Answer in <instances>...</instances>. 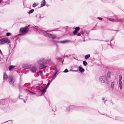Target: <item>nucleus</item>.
<instances>
[{
  "label": "nucleus",
  "instance_id": "obj_3",
  "mask_svg": "<svg viewBox=\"0 0 124 124\" xmlns=\"http://www.w3.org/2000/svg\"><path fill=\"white\" fill-rule=\"evenodd\" d=\"M50 61L49 60H46L44 58H43L38 61V63L39 65H43L46 63H48Z\"/></svg>",
  "mask_w": 124,
  "mask_h": 124
},
{
  "label": "nucleus",
  "instance_id": "obj_60",
  "mask_svg": "<svg viewBox=\"0 0 124 124\" xmlns=\"http://www.w3.org/2000/svg\"><path fill=\"white\" fill-rule=\"evenodd\" d=\"M1 57H0V61L1 60Z\"/></svg>",
  "mask_w": 124,
  "mask_h": 124
},
{
  "label": "nucleus",
  "instance_id": "obj_4",
  "mask_svg": "<svg viewBox=\"0 0 124 124\" xmlns=\"http://www.w3.org/2000/svg\"><path fill=\"white\" fill-rule=\"evenodd\" d=\"M100 81L102 83H105L108 84L109 82L108 80L106 78V77H104L103 76L100 77L99 78Z\"/></svg>",
  "mask_w": 124,
  "mask_h": 124
},
{
  "label": "nucleus",
  "instance_id": "obj_48",
  "mask_svg": "<svg viewBox=\"0 0 124 124\" xmlns=\"http://www.w3.org/2000/svg\"><path fill=\"white\" fill-rule=\"evenodd\" d=\"M114 38H115V37H113V38H112V39L110 41V42H111L112 40L114 39Z\"/></svg>",
  "mask_w": 124,
  "mask_h": 124
},
{
  "label": "nucleus",
  "instance_id": "obj_17",
  "mask_svg": "<svg viewBox=\"0 0 124 124\" xmlns=\"http://www.w3.org/2000/svg\"><path fill=\"white\" fill-rule=\"evenodd\" d=\"M115 85V82L114 81L111 82V84L110 85L111 88L113 90L114 88V86Z\"/></svg>",
  "mask_w": 124,
  "mask_h": 124
},
{
  "label": "nucleus",
  "instance_id": "obj_31",
  "mask_svg": "<svg viewBox=\"0 0 124 124\" xmlns=\"http://www.w3.org/2000/svg\"><path fill=\"white\" fill-rule=\"evenodd\" d=\"M54 70V73H56L57 74V73L58 72V71L57 69L56 68H55Z\"/></svg>",
  "mask_w": 124,
  "mask_h": 124
},
{
  "label": "nucleus",
  "instance_id": "obj_30",
  "mask_svg": "<svg viewBox=\"0 0 124 124\" xmlns=\"http://www.w3.org/2000/svg\"><path fill=\"white\" fill-rule=\"evenodd\" d=\"M78 32V31H76V30H75L73 31V34L76 35Z\"/></svg>",
  "mask_w": 124,
  "mask_h": 124
},
{
  "label": "nucleus",
  "instance_id": "obj_20",
  "mask_svg": "<svg viewBox=\"0 0 124 124\" xmlns=\"http://www.w3.org/2000/svg\"><path fill=\"white\" fill-rule=\"evenodd\" d=\"M8 78V76L6 74V73H4L3 76V80H5L7 79Z\"/></svg>",
  "mask_w": 124,
  "mask_h": 124
},
{
  "label": "nucleus",
  "instance_id": "obj_25",
  "mask_svg": "<svg viewBox=\"0 0 124 124\" xmlns=\"http://www.w3.org/2000/svg\"><path fill=\"white\" fill-rule=\"evenodd\" d=\"M56 59L59 62L62 59V58L61 57H57L56 58Z\"/></svg>",
  "mask_w": 124,
  "mask_h": 124
},
{
  "label": "nucleus",
  "instance_id": "obj_58",
  "mask_svg": "<svg viewBox=\"0 0 124 124\" xmlns=\"http://www.w3.org/2000/svg\"><path fill=\"white\" fill-rule=\"evenodd\" d=\"M64 61V60H63V61L62 62V64H63V61Z\"/></svg>",
  "mask_w": 124,
  "mask_h": 124
},
{
  "label": "nucleus",
  "instance_id": "obj_18",
  "mask_svg": "<svg viewBox=\"0 0 124 124\" xmlns=\"http://www.w3.org/2000/svg\"><path fill=\"white\" fill-rule=\"evenodd\" d=\"M26 90L27 92H29L28 93H29L31 95H32L34 94H35V93L31 91L30 90H28V89H26Z\"/></svg>",
  "mask_w": 124,
  "mask_h": 124
},
{
  "label": "nucleus",
  "instance_id": "obj_23",
  "mask_svg": "<svg viewBox=\"0 0 124 124\" xmlns=\"http://www.w3.org/2000/svg\"><path fill=\"white\" fill-rule=\"evenodd\" d=\"M5 42L6 43L9 44L10 43V41L9 39H8L7 38H6Z\"/></svg>",
  "mask_w": 124,
  "mask_h": 124
},
{
  "label": "nucleus",
  "instance_id": "obj_57",
  "mask_svg": "<svg viewBox=\"0 0 124 124\" xmlns=\"http://www.w3.org/2000/svg\"><path fill=\"white\" fill-rule=\"evenodd\" d=\"M19 99H21V100H23L22 98H20V97H19Z\"/></svg>",
  "mask_w": 124,
  "mask_h": 124
},
{
  "label": "nucleus",
  "instance_id": "obj_5",
  "mask_svg": "<svg viewBox=\"0 0 124 124\" xmlns=\"http://www.w3.org/2000/svg\"><path fill=\"white\" fill-rule=\"evenodd\" d=\"M80 107V106H76L73 105H70V107H67L66 108V111L67 112H69L70 109H73L75 110H77Z\"/></svg>",
  "mask_w": 124,
  "mask_h": 124
},
{
  "label": "nucleus",
  "instance_id": "obj_55",
  "mask_svg": "<svg viewBox=\"0 0 124 124\" xmlns=\"http://www.w3.org/2000/svg\"><path fill=\"white\" fill-rule=\"evenodd\" d=\"M3 101V102L4 101V100H1V101Z\"/></svg>",
  "mask_w": 124,
  "mask_h": 124
},
{
  "label": "nucleus",
  "instance_id": "obj_41",
  "mask_svg": "<svg viewBox=\"0 0 124 124\" xmlns=\"http://www.w3.org/2000/svg\"><path fill=\"white\" fill-rule=\"evenodd\" d=\"M98 19L101 20L103 19V18L101 17H98Z\"/></svg>",
  "mask_w": 124,
  "mask_h": 124
},
{
  "label": "nucleus",
  "instance_id": "obj_19",
  "mask_svg": "<svg viewBox=\"0 0 124 124\" xmlns=\"http://www.w3.org/2000/svg\"><path fill=\"white\" fill-rule=\"evenodd\" d=\"M46 90L44 88L43 89H41L40 90V92H42V93L41 94V95L45 93Z\"/></svg>",
  "mask_w": 124,
  "mask_h": 124
},
{
  "label": "nucleus",
  "instance_id": "obj_52",
  "mask_svg": "<svg viewBox=\"0 0 124 124\" xmlns=\"http://www.w3.org/2000/svg\"><path fill=\"white\" fill-rule=\"evenodd\" d=\"M106 116H108V117L111 118V117H109L108 115H107V114H106Z\"/></svg>",
  "mask_w": 124,
  "mask_h": 124
},
{
  "label": "nucleus",
  "instance_id": "obj_37",
  "mask_svg": "<svg viewBox=\"0 0 124 124\" xmlns=\"http://www.w3.org/2000/svg\"><path fill=\"white\" fill-rule=\"evenodd\" d=\"M31 65H28L26 67V69H29L30 68H31Z\"/></svg>",
  "mask_w": 124,
  "mask_h": 124
},
{
  "label": "nucleus",
  "instance_id": "obj_42",
  "mask_svg": "<svg viewBox=\"0 0 124 124\" xmlns=\"http://www.w3.org/2000/svg\"><path fill=\"white\" fill-rule=\"evenodd\" d=\"M76 35L78 36H81V33H79Z\"/></svg>",
  "mask_w": 124,
  "mask_h": 124
},
{
  "label": "nucleus",
  "instance_id": "obj_22",
  "mask_svg": "<svg viewBox=\"0 0 124 124\" xmlns=\"http://www.w3.org/2000/svg\"><path fill=\"white\" fill-rule=\"evenodd\" d=\"M111 73L110 72L108 71L107 74V77L108 78H110V77L111 76Z\"/></svg>",
  "mask_w": 124,
  "mask_h": 124
},
{
  "label": "nucleus",
  "instance_id": "obj_33",
  "mask_svg": "<svg viewBox=\"0 0 124 124\" xmlns=\"http://www.w3.org/2000/svg\"><path fill=\"white\" fill-rule=\"evenodd\" d=\"M6 34L7 36H9L10 35L11 33L10 32H7Z\"/></svg>",
  "mask_w": 124,
  "mask_h": 124
},
{
  "label": "nucleus",
  "instance_id": "obj_62",
  "mask_svg": "<svg viewBox=\"0 0 124 124\" xmlns=\"http://www.w3.org/2000/svg\"><path fill=\"white\" fill-rule=\"evenodd\" d=\"M1 0H0V3L1 2Z\"/></svg>",
  "mask_w": 124,
  "mask_h": 124
},
{
  "label": "nucleus",
  "instance_id": "obj_43",
  "mask_svg": "<svg viewBox=\"0 0 124 124\" xmlns=\"http://www.w3.org/2000/svg\"><path fill=\"white\" fill-rule=\"evenodd\" d=\"M96 25L92 29H91V30H95V29H94V28L95 27H96Z\"/></svg>",
  "mask_w": 124,
  "mask_h": 124
},
{
  "label": "nucleus",
  "instance_id": "obj_59",
  "mask_svg": "<svg viewBox=\"0 0 124 124\" xmlns=\"http://www.w3.org/2000/svg\"><path fill=\"white\" fill-rule=\"evenodd\" d=\"M111 30V31H115V30Z\"/></svg>",
  "mask_w": 124,
  "mask_h": 124
},
{
  "label": "nucleus",
  "instance_id": "obj_61",
  "mask_svg": "<svg viewBox=\"0 0 124 124\" xmlns=\"http://www.w3.org/2000/svg\"><path fill=\"white\" fill-rule=\"evenodd\" d=\"M23 101H24V103H25L26 102V101L24 100H23Z\"/></svg>",
  "mask_w": 124,
  "mask_h": 124
},
{
  "label": "nucleus",
  "instance_id": "obj_36",
  "mask_svg": "<svg viewBox=\"0 0 124 124\" xmlns=\"http://www.w3.org/2000/svg\"><path fill=\"white\" fill-rule=\"evenodd\" d=\"M90 32V31H89L88 32L87 31H84V32H85L87 34H89Z\"/></svg>",
  "mask_w": 124,
  "mask_h": 124
},
{
  "label": "nucleus",
  "instance_id": "obj_6",
  "mask_svg": "<svg viewBox=\"0 0 124 124\" xmlns=\"http://www.w3.org/2000/svg\"><path fill=\"white\" fill-rule=\"evenodd\" d=\"M8 81L10 84L11 85H12L13 86H15L14 83L15 82V80L14 79L13 77L12 76H10L8 79Z\"/></svg>",
  "mask_w": 124,
  "mask_h": 124
},
{
  "label": "nucleus",
  "instance_id": "obj_40",
  "mask_svg": "<svg viewBox=\"0 0 124 124\" xmlns=\"http://www.w3.org/2000/svg\"><path fill=\"white\" fill-rule=\"evenodd\" d=\"M71 55H65L64 56V57H69V56H71Z\"/></svg>",
  "mask_w": 124,
  "mask_h": 124
},
{
  "label": "nucleus",
  "instance_id": "obj_21",
  "mask_svg": "<svg viewBox=\"0 0 124 124\" xmlns=\"http://www.w3.org/2000/svg\"><path fill=\"white\" fill-rule=\"evenodd\" d=\"M70 41L69 40H63V41H60V43H64L67 42H69Z\"/></svg>",
  "mask_w": 124,
  "mask_h": 124
},
{
  "label": "nucleus",
  "instance_id": "obj_34",
  "mask_svg": "<svg viewBox=\"0 0 124 124\" xmlns=\"http://www.w3.org/2000/svg\"><path fill=\"white\" fill-rule=\"evenodd\" d=\"M49 83H47L46 86H45V88H44L46 90L47 89L48 87L49 86Z\"/></svg>",
  "mask_w": 124,
  "mask_h": 124
},
{
  "label": "nucleus",
  "instance_id": "obj_28",
  "mask_svg": "<svg viewBox=\"0 0 124 124\" xmlns=\"http://www.w3.org/2000/svg\"><path fill=\"white\" fill-rule=\"evenodd\" d=\"M34 11V10L33 9H32L30 10L28 12V13L29 14H30L32 13Z\"/></svg>",
  "mask_w": 124,
  "mask_h": 124
},
{
  "label": "nucleus",
  "instance_id": "obj_24",
  "mask_svg": "<svg viewBox=\"0 0 124 124\" xmlns=\"http://www.w3.org/2000/svg\"><path fill=\"white\" fill-rule=\"evenodd\" d=\"M90 57V54H88L85 55V59H87L89 58Z\"/></svg>",
  "mask_w": 124,
  "mask_h": 124
},
{
  "label": "nucleus",
  "instance_id": "obj_10",
  "mask_svg": "<svg viewBox=\"0 0 124 124\" xmlns=\"http://www.w3.org/2000/svg\"><path fill=\"white\" fill-rule=\"evenodd\" d=\"M37 70L36 67L35 66L32 67L30 69V71L32 72H36Z\"/></svg>",
  "mask_w": 124,
  "mask_h": 124
},
{
  "label": "nucleus",
  "instance_id": "obj_32",
  "mask_svg": "<svg viewBox=\"0 0 124 124\" xmlns=\"http://www.w3.org/2000/svg\"><path fill=\"white\" fill-rule=\"evenodd\" d=\"M39 73H40L41 74H42L43 73L42 71L41 70H39V71L37 72V74H38Z\"/></svg>",
  "mask_w": 124,
  "mask_h": 124
},
{
  "label": "nucleus",
  "instance_id": "obj_49",
  "mask_svg": "<svg viewBox=\"0 0 124 124\" xmlns=\"http://www.w3.org/2000/svg\"><path fill=\"white\" fill-rule=\"evenodd\" d=\"M55 79V78H53V77L52 79H51V81H51V82L52 81H53V80L54 79Z\"/></svg>",
  "mask_w": 124,
  "mask_h": 124
},
{
  "label": "nucleus",
  "instance_id": "obj_11",
  "mask_svg": "<svg viewBox=\"0 0 124 124\" xmlns=\"http://www.w3.org/2000/svg\"><path fill=\"white\" fill-rule=\"evenodd\" d=\"M108 19L109 20L112 22H121V19L117 20L113 18H109Z\"/></svg>",
  "mask_w": 124,
  "mask_h": 124
},
{
  "label": "nucleus",
  "instance_id": "obj_7",
  "mask_svg": "<svg viewBox=\"0 0 124 124\" xmlns=\"http://www.w3.org/2000/svg\"><path fill=\"white\" fill-rule=\"evenodd\" d=\"M122 79V75H119V85L120 89L121 90L122 89V83L121 81Z\"/></svg>",
  "mask_w": 124,
  "mask_h": 124
},
{
  "label": "nucleus",
  "instance_id": "obj_8",
  "mask_svg": "<svg viewBox=\"0 0 124 124\" xmlns=\"http://www.w3.org/2000/svg\"><path fill=\"white\" fill-rule=\"evenodd\" d=\"M36 89L37 90H40L41 88H43V87L41 86L40 84H38L36 85Z\"/></svg>",
  "mask_w": 124,
  "mask_h": 124
},
{
  "label": "nucleus",
  "instance_id": "obj_50",
  "mask_svg": "<svg viewBox=\"0 0 124 124\" xmlns=\"http://www.w3.org/2000/svg\"><path fill=\"white\" fill-rule=\"evenodd\" d=\"M0 54H3L1 51V50L0 49Z\"/></svg>",
  "mask_w": 124,
  "mask_h": 124
},
{
  "label": "nucleus",
  "instance_id": "obj_13",
  "mask_svg": "<svg viewBox=\"0 0 124 124\" xmlns=\"http://www.w3.org/2000/svg\"><path fill=\"white\" fill-rule=\"evenodd\" d=\"M79 70L81 73L84 72L85 71V70L82 67L80 66H79L78 67Z\"/></svg>",
  "mask_w": 124,
  "mask_h": 124
},
{
  "label": "nucleus",
  "instance_id": "obj_53",
  "mask_svg": "<svg viewBox=\"0 0 124 124\" xmlns=\"http://www.w3.org/2000/svg\"><path fill=\"white\" fill-rule=\"evenodd\" d=\"M115 31H116L117 32H118V31H119L118 30H115Z\"/></svg>",
  "mask_w": 124,
  "mask_h": 124
},
{
  "label": "nucleus",
  "instance_id": "obj_1",
  "mask_svg": "<svg viewBox=\"0 0 124 124\" xmlns=\"http://www.w3.org/2000/svg\"><path fill=\"white\" fill-rule=\"evenodd\" d=\"M52 31H53V30H48L46 31H45L43 30H41L40 31V33L41 34L42 33L46 37L52 39L51 40V41L52 42H55L56 43H60V41H55L53 39L56 38V37L55 35L51 34L48 32H51Z\"/></svg>",
  "mask_w": 124,
  "mask_h": 124
},
{
  "label": "nucleus",
  "instance_id": "obj_46",
  "mask_svg": "<svg viewBox=\"0 0 124 124\" xmlns=\"http://www.w3.org/2000/svg\"><path fill=\"white\" fill-rule=\"evenodd\" d=\"M18 86H19V90L20 91L21 90L20 86V85H19Z\"/></svg>",
  "mask_w": 124,
  "mask_h": 124
},
{
  "label": "nucleus",
  "instance_id": "obj_12",
  "mask_svg": "<svg viewBox=\"0 0 124 124\" xmlns=\"http://www.w3.org/2000/svg\"><path fill=\"white\" fill-rule=\"evenodd\" d=\"M36 17L37 19L39 20H40L42 18V17H41V15L40 14L37 15L36 16Z\"/></svg>",
  "mask_w": 124,
  "mask_h": 124
},
{
  "label": "nucleus",
  "instance_id": "obj_44",
  "mask_svg": "<svg viewBox=\"0 0 124 124\" xmlns=\"http://www.w3.org/2000/svg\"><path fill=\"white\" fill-rule=\"evenodd\" d=\"M12 47H11V44H9V48L10 49Z\"/></svg>",
  "mask_w": 124,
  "mask_h": 124
},
{
  "label": "nucleus",
  "instance_id": "obj_47",
  "mask_svg": "<svg viewBox=\"0 0 124 124\" xmlns=\"http://www.w3.org/2000/svg\"><path fill=\"white\" fill-rule=\"evenodd\" d=\"M100 40V41H105V42H108V40Z\"/></svg>",
  "mask_w": 124,
  "mask_h": 124
},
{
  "label": "nucleus",
  "instance_id": "obj_63",
  "mask_svg": "<svg viewBox=\"0 0 124 124\" xmlns=\"http://www.w3.org/2000/svg\"><path fill=\"white\" fill-rule=\"evenodd\" d=\"M73 71H76L77 70H73Z\"/></svg>",
  "mask_w": 124,
  "mask_h": 124
},
{
  "label": "nucleus",
  "instance_id": "obj_14",
  "mask_svg": "<svg viewBox=\"0 0 124 124\" xmlns=\"http://www.w3.org/2000/svg\"><path fill=\"white\" fill-rule=\"evenodd\" d=\"M15 67L14 65H11L8 67V70L9 71H11L12 70V69Z\"/></svg>",
  "mask_w": 124,
  "mask_h": 124
},
{
  "label": "nucleus",
  "instance_id": "obj_2",
  "mask_svg": "<svg viewBox=\"0 0 124 124\" xmlns=\"http://www.w3.org/2000/svg\"><path fill=\"white\" fill-rule=\"evenodd\" d=\"M30 26V25H28V26H25L24 27L21 28L20 29L19 32L20 33H22L19 34H18L17 35H23L28 32L29 29L28 27H29Z\"/></svg>",
  "mask_w": 124,
  "mask_h": 124
},
{
  "label": "nucleus",
  "instance_id": "obj_9",
  "mask_svg": "<svg viewBox=\"0 0 124 124\" xmlns=\"http://www.w3.org/2000/svg\"><path fill=\"white\" fill-rule=\"evenodd\" d=\"M6 38H3L0 39V44L3 45L6 43Z\"/></svg>",
  "mask_w": 124,
  "mask_h": 124
},
{
  "label": "nucleus",
  "instance_id": "obj_15",
  "mask_svg": "<svg viewBox=\"0 0 124 124\" xmlns=\"http://www.w3.org/2000/svg\"><path fill=\"white\" fill-rule=\"evenodd\" d=\"M47 66L43 65H40V66L39 67V70H41L47 67Z\"/></svg>",
  "mask_w": 124,
  "mask_h": 124
},
{
  "label": "nucleus",
  "instance_id": "obj_26",
  "mask_svg": "<svg viewBox=\"0 0 124 124\" xmlns=\"http://www.w3.org/2000/svg\"><path fill=\"white\" fill-rule=\"evenodd\" d=\"M38 5V4L36 3L35 2L32 5V7L35 8L36 6Z\"/></svg>",
  "mask_w": 124,
  "mask_h": 124
},
{
  "label": "nucleus",
  "instance_id": "obj_45",
  "mask_svg": "<svg viewBox=\"0 0 124 124\" xmlns=\"http://www.w3.org/2000/svg\"><path fill=\"white\" fill-rule=\"evenodd\" d=\"M51 81H50V80H49V81L47 83H49V85H50V83H51Z\"/></svg>",
  "mask_w": 124,
  "mask_h": 124
},
{
  "label": "nucleus",
  "instance_id": "obj_56",
  "mask_svg": "<svg viewBox=\"0 0 124 124\" xmlns=\"http://www.w3.org/2000/svg\"><path fill=\"white\" fill-rule=\"evenodd\" d=\"M19 99H21V100H23L22 98H20V97H19Z\"/></svg>",
  "mask_w": 124,
  "mask_h": 124
},
{
  "label": "nucleus",
  "instance_id": "obj_16",
  "mask_svg": "<svg viewBox=\"0 0 124 124\" xmlns=\"http://www.w3.org/2000/svg\"><path fill=\"white\" fill-rule=\"evenodd\" d=\"M41 7H43L44 6L46 3V2L45 0H42L41 2Z\"/></svg>",
  "mask_w": 124,
  "mask_h": 124
},
{
  "label": "nucleus",
  "instance_id": "obj_35",
  "mask_svg": "<svg viewBox=\"0 0 124 124\" xmlns=\"http://www.w3.org/2000/svg\"><path fill=\"white\" fill-rule=\"evenodd\" d=\"M69 71L68 70V69H65L64 70V71H63V72H65V73H67Z\"/></svg>",
  "mask_w": 124,
  "mask_h": 124
},
{
  "label": "nucleus",
  "instance_id": "obj_27",
  "mask_svg": "<svg viewBox=\"0 0 124 124\" xmlns=\"http://www.w3.org/2000/svg\"><path fill=\"white\" fill-rule=\"evenodd\" d=\"M83 63L84 65L85 66H86L87 64V62L85 61H83Z\"/></svg>",
  "mask_w": 124,
  "mask_h": 124
},
{
  "label": "nucleus",
  "instance_id": "obj_39",
  "mask_svg": "<svg viewBox=\"0 0 124 124\" xmlns=\"http://www.w3.org/2000/svg\"><path fill=\"white\" fill-rule=\"evenodd\" d=\"M57 74L56 73H54L53 74V78H54V77H55L56 75Z\"/></svg>",
  "mask_w": 124,
  "mask_h": 124
},
{
  "label": "nucleus",
  "instance_id": "obj_51",
  "mask_svg": "<svg viewBox=\"0 0 124 124\" xmlns=\"http://www.w3.org/2000/svg\"><path fill=\"white\" fill-rule=\"evenodd\" d=\"M85 33V32H84V31H83V32H81V33L83 34V35H84V33Z\"/></svg>",
  "mask_w": 124,
  "mask_h": 124
},
{
  "label": "nucleus",
  "instance_id": "obj_54",
  "mask_svg": "<svg viewBox=\"0 0 124 124\" xmlns=\"http://www.w3.org/2000/svg\"><path fill=\"white\" fill-rule=\"evenodd\" d=\"M105 99V98H102V100H104Z\"/></svg>",
  "mask_w": 124,
  "mask_h": 124
},
{
  "label": "nucleus",
  "instance_id": "obj_38",
  "mask_svg": "<svg viewBox=\"0 0 124 124\" xmlns=\"http://www.w3.org/2000/svg\"><path fill=\"white\" fill-rule=\"evenodd\" d=\"M115 119L116 120H119V119L118 116H116L115 117Z\"/></svg>",
  "mask_w": 124,
  "mask_h": 124
},
{
  "label": "nucleus",
  "instance_id": "obj_29",
  "mask_svg": "<svg viewBox=\"0 0 124 124\" xmlns=\"http://www.w3.org/2000/svg\"><path fill=\"white\" fill-rule=\"evenodd\" d=\"M80 29V28L78 27H77L75 28V30H76L77 31Z\"/></svg>",
  "mask_w": 124,
  "mask_h": 124
},
{
  "label": "nucleus",
  "instance_id": "obj_64",
  "mask_svg": "<svg viewBox=\"0 0 124 124\" xmlns=\"http://www.w3.org/2000/svg\"><path fill=\"white\" fill-rule=\"evenodd\" d=\"M123 93L124 94V89Z\"/></svg>",
  "mask_w": 124,
  "mask_h": 124
}]
</instances>
